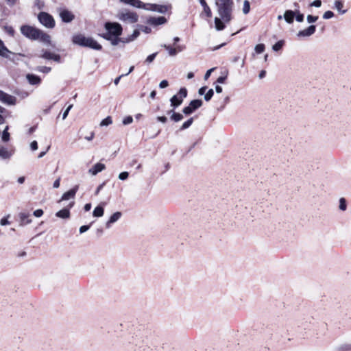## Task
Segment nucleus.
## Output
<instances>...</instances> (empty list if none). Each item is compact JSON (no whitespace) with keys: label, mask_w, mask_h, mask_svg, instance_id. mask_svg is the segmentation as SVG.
Instances as JSON below:
<instances>
[{"label":"nucleus","mask_w":351,"mask_h":351,"mask_svg":"<svg viewBox=\"0 0 351 351\" xmlns=\"http://www.w3.org/2000/svg\"><path fill=\"white\" fill-rule=\"evenodd\" d=\"M217 12L221 19L228 23L232 19L233 1L232 0H215Z\"/></svg>","instance_id":"nucleus-1"},{"label":"nucleus","mask_w":351,"mask_h":351,"mask_svg":"<svg viewBox=\"0 0 351 351\" xmlns=\"http://www.w3.org/2000/svg\"><path fill=\"white\" fill-rule=\"evenodd\" d=\"M116 18L126 25H132L138 21V14L128 8L119 10L116 14Z\"/></svg>","instance_id":"nucleus-2"},{"label":"nucleus","mask_w":351,"mask_h":351,"mask_svg":"<svg viewBox=\"0 0 351 351\" xmlns=\"http://www.w3.org/2000/svg\"><path fill=\"white\" fill-rule=\"evenodd\" d=\"M106 32L101 35L106 40H111V37H119L122 34L123 27L117 22H106L104 24Z\"/></svg>","instance_id":"nucleus-3"},{"label":"nucleus","mask_w":351,"mask_h":351,"mask_svg":"<svg viewBox=\"0 0 351 351\" xmlns=\"http://www.w3.org/2000/svg\"><path fill=\"white\" fill-rule=\"evenodd\" d=\"M38 29L30 25H25L21 27V32L25 37L32 39V40H38Z\"/></svg>","instance_id":"nucleus-4"},{"label":"nucleus","mask_w":351,"mask_h":351,"mask_svg":"<svg viewBox=\"0 0 351 351\" xmlns=\"http://www.w3.org/2000/svg\"><path fill=\"white\" fill-rule=\"evenodd\" d=\"M187 96V90L186 88H181L179 90V92L178 93V94L173 95L171 99H170V102H171V106L173 107V108H176L178 106H180L182 101H183V99L186 97Z\"/></svg>","instance_id":"nucleus-5"},{"label":"nucleus","mask_w":351,"mask_h":351,"mask_svg":"<svg viewBox=\"0 0 351 351\" xmlns=\"http://www.w3.org/2000/svg\"><path fill=\"white\" fill-rule=\"evenodd\" d=\"M38 19L40 23L47 28H53L55 26V21L53 16L47 12H40Z\"/></svg>","instance_id":"nucleus-6"},{"label":"nucleus","mask_w":351,"mask_h":351,"mask_svg":"<svg viewBox=\"0 0 351 351\" xmlns=\"http://www.w3.org/2000/svg\"><path fill=\"white\" fill-rule=\"evenodd\" d=\"M170 8V5L145 3L144 10L165 14Z\"/></svg>","instance_id":"nucleus-7"},{"label":"nucleus","mask_w":351,"mask_h":351,"mask_svg":"<svg viewBox=\"0 0 351 351\" xmlns=\"http://www.w3.org/2000/svg\"><path fill=\"white\" fill-rule=\"evenodd\" d=\"M203 102L201 99L192 100L188 106L183 108L182 112L184 114L189 115L192 114L195 110L200 108Z\"/></svg>","instance_id":"nucleus-8"},{"label":"nucleus","mask_w":351,"mask_h":351,"mask_svg":"<svg viewBox=\"0 0 351 351\" xmlns=\"http://www.w3.org/2000/svg\"><path fill=\"white\" fill-rule=\"evenodd\" d=\"M59 16L64 23H71L75 19V15L70 10L65 8L58 9Z\"/></svg>","instance_id":"nucleus-9"},{"label":"nucleus","mask_w":351,"mask_h":351,"mask_svg":"<svg viewBox=\"0 0 351 351\" xmlns=\"http://www.w3.org/2000/svg\"><path fill=\"white\" fill-rule=\"evenodd\" d=\"M15 149L11 147H6L0 145V159L3 160H10L12 156L14 154Z\"/></svg>","instance_id":"nucleus-10"},{"label":"nucleus","mask_w":351,"mask_h":351,"mask_svg":"<svg viewBox=\"0 0 351 351\" xmlns=\"http://www.w3.org/2000/svg\"><path fill=\"white\" fill-rule=\"evenodd\" d=\"M0 101L7 105H14L16 98L0 90Z\"/></svg>","instance_id":"nucleus-11"},{"label":"nucleus","mask_w":351,"mask_h":351,"mask_svg":"<svg viewBox=\"0 0 351 351\" xmlns=\"http://www.w3.org/2000/svg\"><path fill=\"white\" fill-rule=\"evenodd\" d=\"M75 204V202L72 201L69 203V206L66 208H63L56 213V216L61 219H69L70 217L69 209L71 208Z\"/></svg>","instance_id":"nucleus-12"},{"label":"nucleus","mask_w":351,"mask_h":351,"mask_svg":"<svg viewBox=\"0 0 351 351\" xmlns=\"http://www.w3.org/2000/svg\"><path fill=\"white\" fill-rule=\"evenodd\" d=\"M78 189H79V185L74 186L71 189L66 191V193H64L62 195L61 199L58 201V202H60L64 201V200H69L70 199H74L75 194H76L77 191H78Z\"/></svg>","instance_id":"nucleus-13"},{"label":"nucleus","mask_w":351,"mask_h":351,"mask_svg":"<svg viewBox=\"0 0 351 351\" xmlns=\"http://www.w3.org/2000/svg\"><path fill=\"white\" fill-rule=\"evenodd\" d=\"M40 57L46 60H52L56 62H60L61 60V57L59 54H56L48 51H43Z\"/></svg>","instance_id":"nucleus-14"},{"label":"nucleus","mask_w":351,"mask_h":351,"mask_svg":"<svg viewBox=\"0 0 351 351\" xmlns=\"http://www.w3.org/2000/svg\"><path fill=\"white\" fill-rule=\"evenodd\" d=\"M315 29H316L315 25H311L306 29L299 31L297 36L298 37H308L315 33Z\"/></svg>","instance_id":"nucleus-15"},{"label":"nucleus","mask_w":351,"mask_h":351,"mask_svg":"<svg viewBox=\"0 0 351 351\" xmlns=\"http://www.w3.org/2000/svg\"><path fill=\"white\" fill-rule=\"evenodd\" d=\"M121 3L130 5L136 8H145V3L142 2L141 0H119Z\"/></svg>","instance_id":"nucleus-16"},{"label":"nucleus","mask_w":351,"mask_h":351,"mask_svg":"<svg viewBox=\"0 0 351 351\" xmlns=\"http://www.w3.org/2000/svg\"><path fill=\"white\" fill-rule=\"evenodd\" d=\"M88 37L84 36L82 34H76L73 36L72 41L74 44L85 47L86 42L87 41Z\"/></svg>","instance_id":"nucleus-17"},{"label":"nucleus","mask_w":351,"mask_h":351,"mask_svg":"<svg viewBox=\"0 0 351 351\" xmlns=\"http://www.w3.org/2000/svg\"><path fill=\"white\" fill-rule=\"evenodd\" d=\"M19 226H24L25 225L29 224L32 223V219H29L30 215L29 213H20L19 214Z\"/></svg>","instance_id":"nucleus-18"},{"label":"nucleus","mask_w":351,"mask_h":351,"mask_svg":"<svg viewBox=\"0 0 351 351\" xmlns=\"http://www.w3.org/2000/svg\"><path fill=\"white\" fill-rule=\"evenodd\" d=\"M106 169V166L104 164L97 162L95 165H93L89 170L88 173L93 176L97 175L98 173Z\"/></svg>","instance_id":"nucleus-19"},{"label":"nucleus","mask_w":351,"mask_h":351,"mask_svg":"<svg viewBox=\"0 0 351 351\" xmlns=\"http://www.w3.org/2000/svg\"><path fill=\"white\" fill-rule=\"evenodd\" d=\"M122 216V213L119 211H117L114 213H113L108 221L106 223V228H110L111 227V225L115 222H117Z\"/></svg>","instance_id":"nucleus-20"},{"label":"nucleus","mask_w":351,"mask_h":351,"mask_svg":"<svg viewBox=\"0 0 351 351\" xmlns=\"http://www.w3.org/2000/svg\"><path fill=\"white\" fill-rule=\"evenodd\" d=\"M85 47H89L95 50H101L102 47L101 45L92 38L88 37L86 42Z\"/></svg>","instance_id":"nucleus-21"},{"label":"nucleus","mask_w":351,"mask_h":351,"mask_svg":"<svg viewBox=\"0 0 351 351\" xmlns=\"http://www.w3.org/2000/svg\"><path fill=\"white\" fill-rule=\"evenodd\" d=\"M26 78L28 81V82L32 85H38L40 83V78L34 74H27L26 75Z\"/></svg>","instance_id":"nucleus-22"},{"label":"nucleus","mask_w":351,"mask_h":351,"mask_svg":"<svg viewBox=\"0 0 351 351\" xmlns=\"http://www.w3.org/2000/svg\"><path fill=\"white\" fill-rule=\"evenodd\" d=\"M167 19L164 16L152 17L150 18L149 22L154 25H159L165 23Z\"/></svg>","instance_id":"nucleus-23"},{"label":"nucleus","mask_w":351,"mask_h":351,"mask_svg":"<svg viewBox=\"0 0 351 351\" xmlns=\"http://www.w3.org/2000/svg\"><path fill=\"white\" fill-rule=\"evenodd\" d=\"M38 40H40L41 42L47 44V45H49L51 43V36L45 33L44 32L41 31V30H39V34H38Z\"/></svg>","instance_id":"nucleus-24"},{"label":"nucleus","mask_w":351,"mask_h":351,"mask_svg":"<svg viewBox=\"0 0 351 351\" xmlns=\"http://www.w3.org/2000/svg\"><path fill=\"white\" fill-rule=\"evenodd\" d=\"M167 114H171L170 119L174 122H179L183 119L182 114L176 112L173 110H169Z\"/></svg>","instance_id":"nucleus-25"},{"label":"nucleus","mask_w":351,"mask_h":351,"mask_svg":"<svg viewBox=\"0 0 351 351\" xmlns=\"http://www.w3.org/2000/svg\"><path fill=\"white\" fill-rule=\"evenodd\" d=\"M295 12L292 10H287L284 14V19L288 23H292L295 17Z\"/></svg>","instance_id":"nucleus-26"},{"label":"nucleus","mask_w":351,"mask_h":351,"mask_svg":"<svg viewBox=\"0 0 351 351\" xmlns=\"http://www.w3.org/2000/svg\"><path fill=\"white\" fill-rule=\"evenodd\" d=\"M104 209L103 206L99 205L95 208V209L93 212V217H101L104 215Z\"/></svg>","instance_id":"nucleus-27"},{"label":"nucleus","mask_w":351,"mask_h":351,"mask_svg":"<svg viewBox=\"0 0 351 351\" xmlns=\"http://www.w3.org/2000/svg\"><path fill=\"white\" fill-rule=\"evenodd\" d=\"M9 127L7 125L3 131L1 140L4 143H7L10 140V134L8 132Z\"/></svg>","instance_id":"nucleus-28"},{"label":"nucleus","mask_w":351,"mask_h":351,"mask_svg":"<svg viewBox=\"0 0 351 351\" xmlns=\"http://www.w3.org/2000/svg\"><path fill=\"white\" fill-rule=\"evenodd\" d=\"M199 3L202 5V6L203 7L204 11L206 13V16L208 17H210L212 16V12H211L210 8L207 5L206 1L205 0H199Z\"/></svg>","instance_id":"nucleus-29"},{"label":"nucleus","mask_w":351,"mask_h":351,"mask_svg":"<svg viewBox=\"0 0 351 351\" xmlns=\"http://www.w3.org/2000/svg\"><path fill=\"white\" fill-rule=\"evenodd\" d=\"M161 47L168 51L169 55L170 56H175L178 53L177 49H174V47H172L170 45L163 44V45H161Z\"/></svg>","instance_id":"nucleus-30"},{"label":"nucleus","mask_w":351,"mask_h":351,"mask_svg":"<svg viewBox=\"0 0 351 351\" xmlns=\"http://www.w3.org/2000/svg\"><path fill=\"white\" fill-rule=\"evenodd\" d=\"M215 25L217 31L223 30L225 28V25L219 18H215Z\"/></svg>","instance_id":"nucleus-31"},{"label":"nucleus","mask_w":351,"mask_h":351,"mask_svg":"<svg viewBox=\"0 0 351 351\" xmlns=\"http://www.w3.org/2000/svg\"><path fill=\"white\" fill-rule=\"evenodd\" d=\"M140 35V32L138 29H135L133 33L128 36L125 41H123V43H128L130 41L134 40L136 38Z\"/></svg>","instance_id":"nucleus-32"},{"label":"nucleus","mask_w":351,"mask_h":351,"mask_svg":"<svg viewBox=\"0 0 351 351\" xmlns=\"http://www.w3.org/2000/svg\"><path fill=\"white\" fill-rule=\"evenodd\" d=\"M343 7V2L340 0H337L335 1V8L341 14H344L346 11L341 10Z\"/></svg>","instance_id":"nucleus-33"},{"label":"nucleus","mask_w":351,"mask_h":351,"mask_svg":"<svg viewBox=\"0 0 351 351\" xmlns=\"http://www.w3.org/2000/svg\"><path fill=\"white\" fill-rule=\"evenodd\" d=\"M339 208L342 211H345L347 209V203L344 197H341L339 199Z\"/></svg>","instance_id":"nucleus-34"},{"label":"nucleus","mask_w":351,"mask_h":351,"mask_svg":"<svg viewBox=\"0 0 351 351\" xmlns=\"http://www.w3.org/2000/svg\"><path fill=\"white\" fill-rule=\"evenodd\" d=\"M193 122V118L191 117L182 124V125L180 128V130H184L189 128L192 125Z\"/></svg>","instance_id":"nucleus-35"},{"label":"nucleus","mask_w":351,"mask_h":351,"mask_svg":"<svg viewBox=\"0 0 351 351\" xmlns=\"http://www.w3.org/2000/svg\"><path fill=\"white\" fill-rule=\"evenodd\" d=\"M36 70L41 73H48L51 71V67L45 66H39L36 69Z\"/></svg>","instance_id":"nucleus-36"},{"label":"nucleus","mask_w":351,"mask_h":351,"mask_svg":"<svg viewBox=\"0 0 351 351\" xmlns=\"http://www.w3.org/2000/svg\"><path fill=\"white\" fill-rule=\"evenodd\" d=\"M284 45V41L283 40H279L276 43H275L273 47H272V49L275 51H279L280 49H281V48Z\"/></svg>","instance_id":"nucleus-37"},{"label":"nucleus","mask_w":351,"mask_h":351,"mask_svg":"<svg viewBox=\"0 0 351 351\" xmlns=\"http://www.w3.org/2000/svg\"><path fill=\"white\" fill-rule=\"evenodd\" d=\"M265 48V47L264 44H258L255 46L254 50H255L256 53H261L264 51Z\"/></svg>","instance_id":"nucleus-38"},{"label":"nucleus","mask_w":351,"mask_h":351,"mask_svg":"<svg viewBox=\"0 0 351 351\" xmlns=\"http://www.w3.org/2000/svg\"><path fill=\"white\" fill-rule=\"evenodd\" d=\"M112 119L110 117H107L100 123L101 126H108L112 123Z\"/></svg>","instance_id":"nucleus-39"},{"label":"nucleus","mask_w":351,"mask_h":351,"mask_svg":"<svg viewBox=\"0 0 351 351\" xmlns=\"http://www.w3.org/2000/svg\"><path fill=\"white\" fill-rule=\"evenodd\" d=\"M250 9V3L248 1L245 0L243 3V12L245 14L249 13Z\"/></svg>","instance_id":"nucleus-40"},{"label":"nucleus","mask_w":351,"mask_h":351,"mask_svg":"<svg viewBox=\"0 0 351 351\" xmlns=\"http://www.w3.org/2000/svg\"><path fill=\"white\" fill-rule=\"evenodd\" d=\"M214 91L213 89H209L208 92L204 95V99L206 101H208L211 99L212 97L213 96Z\"/></svg>","instance_id":"nucleus-41"},{"label":"nucleus","mask_w":351,"mask_h":351,"mask_svg":"<svg viewBox=\"0 0 351 351\" xmlns=\"http://www.w3.org/2000/svg\"><path fill=\"white\" fill-rule=\"evenodd\" d=\"M351 350V344L350 343H346L341 345L339 348V350L340 351H349Z\"/></svg>","instance_id":"nucleus-42"},{"label":"nucleus","mask_w":351,"mask_h":351,"mask_svg":"<svg viewBox=\"0 0 351 351\" xmlns=\"http://www.w3.org/2000/svg\"><path fill=\"white\" fill-rule=\"evenodd\" d=\"M10 217V215H8L6 217L2 218L0 221V225L1 226H7L10 223V222L8 221V218Z\"/></svg>","instance_id":"nucleus-43"},{"label":"nucleus","mask_w":351,"mask_h":351,"mask_svg":"<svg viewBox=\"0 0 351 351\" xmlns=\"http://www.w3.org/2000/svg\"><path fill=\"white\" fill-rule=\"evenodd\" d=\"M8 51L3 43L0 40V55L4 56L5 52Z\"/></svg>","instance_id":"nucleus-44"},{"label":"nucleus","mask_w":351,"mask_h":351,"mask_svg":"<svg viewBox=\"0 0 351 351\" xmlns=\"http://www.w3.org/2000/svg\"><path fill=\"white\" fill-rule=\"evenodd\" d=\"M318 19L317 16L308 15L306 17V20L308 23H315Z\"/></svg>","instance_id":"nucleus-45"},{"label":"nucleus","mask_w":351,"mask_h":351,"mask_svg":"<svg viewBox=\"0 0 351 351\" xmlns=\"http://www.w3.org/2000/svg\"><path fill=\"white\" fill-rule=\"evenodd\" d=\"M157 54H158V53H157V52H156V53H152V54H151V55L148 56H147V58H146V60H145V62H146L147 63H151V62H152L154 61V60L155 59V58H156V55H157Z\"/></svg>","instance_id":"nucleus-46"},{"label":"nucleus","mask_w":351,"mask_h":351,"mask_svg":"<svg viewBox=\"0 0 351 351\" xmlns=\"http://www.w3.org/2000/svg\"><path fill=\"white\" fill-rule=\"evenodd\" d=\"M109 40L111 42L112 45L116 46L121 41V39L119 37H111V40Z\"/></svg>","instance_id":"nucleus-47"},{"label":"nucleus","mask_w":351,"mask_h":351,"mask_svg":"<svg viewBox=\"0 0 351 351\" xmlns=\"http://www.w3.org/2000/svg\"><path fill=\"white\" fill-rule=\"evenodd\" d=\"M333 16L334 13L332 11L328 10L324 12V14H323V18L324 19H331Z\"/></svg>","instance_id":"nucleus-48"},{"label":"nucleus","mask_w":351,"mask_h":351,"mask_svg":"<svg viewBox=\"0 0 351 351\" xmlns=\"http://www.w3.org/2000/svg\"><path fill=\"white\" fill-rule=\"evenodd\" d=\"M133 121V118L131 116H128L125 117L123 120V125H128L132 123Z\"/></svg>","instance_id":"nucleus-49"},{"label":"nucleus","mask_w":351,"mask_h":351,"mask_svg":"<svg viewBox=\"0 0 351 351\" xmlns=\"http://www.w3.org/2000/svg\"><path fill=\"white\" fill-rule=\"evenodd\" d=\"M128 176H129L128 172L123 171V172H121V173H119V178L121 180H126L128 178Z\"/></svg>","instance_id":"nucleus-50"},{"label":"nucleus","mask_w":351,"mask_h":351,"mask_svg":"<svg viewBox=\"0 0 351 351\" xmlns=\"http://www.w3.org/2000/svg\"><path fill=\"white\" fill-rule=\"evenodd\" d=\"M73 107V105L71 104L69 105L67 108L64 110V112H63L62 114V119H65L66 118V117L68 116V114L70 111V110Z\"/></svg>","instance_id":"nucleus-51"},{"label":"nucleus","mask_w":351,"mask_h":351,"mask_svg":"<svg viewBox=\"0 0 351 351\" xmlns=\"http://www.w3.org/2000/svg\"><path fill=\"white\" fill-rule=\"evenodd\" d=\"M33 215L36 217H40L43 215V210L42 209H37L35 211H34Z\"/></svg>","instance_id":"nucleus-52"},{"label":"nucleus","mask_w":351,"mask_h":351,"mask_svg":"<svg viewBox=\"0 0 351 351\" xmlns=\"http://www.w3.org/2000/svg\"><path fill=\"white\" fill-rule=\"evenodd\" d=\"M90 226V225H84V226H81L79 230L81 234H82V233L86 232L88 230H89Z\"/></svg>","instance_id":"nucleus-53"},{"label":"nucleus","mask_w":351,"mask_h":351,"mask_svg":"<svg viewBox=\"0 0 351 351\" xmlns=\"http://www.w3.org/2000/svg\"><path fill=\"white\" fill-rule=\"evenodd\" d=\"M94 136H95V133L93 132H90L88 135L84 136V138L86 140L90 141L93 139Z\"/></svg>","instance_id":"nucleus-54"},{"label":"nucleus","mask_w":351,"mask_h":351,"mask_svg":"<svg viewBox=\"0 0 351 351\" xmlns=\"http://www.w3.org/2000/svg\"><path fill=\"white\" fill-rule=\"evenodd\" d=\"M30 148L32 151H35L38 149V143L36 141H34L30 143Z\"/></svg>","instance_id":"nucleus-55"},{"label":"nucleus","mask_w":351,"mask_h":351,"mask_svg":"<svg viewBox=\"0 0 351 351\" xmlns=\"http://www.w3.org/2000/svg\"><path fill=\"white\" fill-rule=\"evenodd\" d=\"M322 5V1L320 0H315L311 3V6H314L316 8H319Z\"/></svg>","instance_id":"nucleus-56"},{"label":"nucleus","mask_w":351,"mask_h":351,"mask_svg":"<svg viewBox=\"0 0 351 351\" xmlns=\"http://www.w3.org/2000/svg\"><path fill=\"white\" fill-rule=\"evenodd\" d=\"M169 86V83L167 80H164L161 81L159 84V87L160 88H165Z\"/></svg>","instance_id":"nucleus-57"},{"label":"nucleus","mask_w":351,"mask_h":351,"mask_svg":"<svg viewBox=\"0 0 351 351\" xmlns=\"http://www.w3.org/2000/svg\"><path fill=\"white\" fill-rule=\"evenodd\" d=\"M295 19L298 22H302L304 21V15L302 14L298 13L295 16Z\"/></svg>","instance_id":"nucleus-58"},{"label":"nucleus","mask_w":351,"mask_h":351,"mask_svg":"<svg viewBox=\"0 0 351 351\" xmlns=\"http://www.w3.org/2000/svg\"><path fill=\"white\" fill-rule=\"evenodd\" d=\"M60 178H58V179H56L54 181L53 187L55 189H58L60 186Z\"/></svg>","instance_id":"nucleus-59"},{"label":"nucleus","mask_w":351,"mask_h":351,"mask_svg":"<svg viewBox=\"0 0 351 351\" xmlns=\"http://www.w3.org/2000/svg\"><path fill=\"white\" fill-rule=\"evenodd\" d=\"M157 120L160 122L165 123L167 121V118L165 116H160L157 117Z\"/></svg>","instance_id":"nucleus-60"},{"label":"nucleus","mask_w":351,"mask_h":351,"mask_svg":"<svg viewBox=\"0 0 351 351\" xmlns=\"http://www.w3.org/2000/svg\"><path fill=\"white\" fill-rule=\"evenodd\" d=\"M213 70H214V68H212V69H209V70H208V71H206V73H205V75H204V80H208V77H210V74H211V73H212V71H213Z\"/></svg>","instance_id":"nucleus-61"},{"label":"nucleus","mask_w":351,"mask_h":351,"mask_svg":"<svg viewBox=\"0 0 351 351\" xmlns=\"http://www.w3.org/2000/svg\"><path fill=\"white\" fill-rule=\"evenodd\" d=\"M207 89V87L206 86H202L201 87L199 90H198V93L199 95H204L206 90Z\"/></svg>","instance_id":"nucleus-62"},{"label":"nucleus","mask_w":351,"mask_h":351,"mask_svg":"<svg viewBox=\"0 0 351 351\" xmlns=\"http://www.w3.org/2000/svg\"><path fill=\"white\" fill-rule=\"evenodd\" d=\"M105 185V182H103L102 184H99L98 187L97 188L95 191V195H98L99 191L103 189L104 186Z\"/></svg>","instance_id":"nucleus-63"},{"label":"nucleus","mask_w":351,"mask_h":351,"mask_svg":"<svg viewBox=\"0 0 351 351\" xmlns=\"http://www.w3.org/2000/svg\"><path fill=\"white\" fill-rule=\"evenodd\" d=\"M7 32L11 36H14V30L12 27H7L6 28Z\"/></svg>","instance_id":"nucleus-64"}]
</instances>
